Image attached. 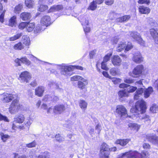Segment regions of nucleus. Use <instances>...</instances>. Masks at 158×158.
I'll list each match as a JSON object with an SVG mask.
<instances>
[{
  "mask_svg": "<svg viewBox=\"0 0 158 158\" xmlns=\"http://www.w3.org/2000/svg\"><path fill=\"white\" fill-rule=\"evenodd\" d=\"M153 92V89L152 87H149L145 90L144 94L145 98L148 97L150 94Z\"/></svg>",
  "mask_w": 158,
  "mask_h": 158,
  "instance_id": "obj_29",
  "label": "nucleus"
},
{
  "mask_svg": "<svg viewBox=\"0 0 158 158\" xmlns=\"http://www.w3.org/2000/svg\"><path fill=\"white\" fill-rule=\"evenodd\" d=\"M138 2L140 4H146L149 5L150 3V1L149 0H139Z\"/></svg>",
  "mask_w": 158,
  "mask_h": 158,
  "instance_id": "obj_59",
  "label": "nucleus"
},
{
  "mask_svg": "<svg viewBox=\"0 0 158 158\" xmlns=\"http://www.w3.org/2000/svg\"><path fill=\"white\" fill-rule=\"evenodd\" d=\"M128 156V152H127L119 155L118 158H125V157L129 158Z\"/></svg>",
  "mask_w": 158,
  "mask_h": 158,
  "instance_id": "obj_54",
  "label": "nucleus"
},
{
  "mask_svg": "<svg viewBox=\"0 0 158 158\" xmlns=\"http://www.w3.org/2000/svg\"><path fill=\"white\" fill-rule=\"evenodd\" d=\"M150 110L152 113H156L158 110V107L156 105H153L150 108Z\"/></svg>",
  "mask_w": 158,
  "mask_h": 158,
  "instance_id": "obj_50",
  "label": "nucleus"
},
{
  "mask_svg": "<svg viewBox=\"0 0 158 158\" xmlns=\"http://www.w3.org/2000/svg\"><path fill=\"white\" fill-rule=\"evenodd\" d=\"M118 69L115 68H112L110 69V73L112 76H115L118 74Z\"/></svg>",
  "mask_w": 158,
  "mask_h": 158,
  "instance_id": "obj_42",
  "label": "nucleus"
},
{
  "mask_svg": "<svg viewBox=\"0 0 158 158\" xmlns=\"http://www.w3.org/2000/svg\"><path fill=\"white\" fill-rule=\"evenodd\" d=\"M81 22L83 26H85L88 25V20L85 17H84L81 19Z\"/></svg>",
  "mask_w": 158,
  "mask_h": 158,
  "instance_id": "obj_41",
  "label": "nucleus"
},
{
  "mask_svg": "<svg viewBox=\"0 0 158 158\" xmlns=\"http://www.w3.org/2000/svg\"><path fill=\"white\" fill-rule=\"evenodd\" d=\"M0 120H4L5 121L9 122V120L7 118L4 116H3L0 114Z\"/></svg>",
  "mask_w": 158,
  "mask_h": 158,
  "instance_id": "obj_61",
  "label": "nucleus"
},
{
  "mask_svg": "<svg viewBox=\"0 0 158 158\" xmlns=\"http://www.w3.org/2000/svg\"><path fill=\"white\" fill-rule=\"evenodd\" d=\"M130 18L129 15H125L120 18H117L116 21V22L122 23L128 21Z\"/></svg>",
  "mask_w": 158,
  "mask_h": 158,
  "instance_id": "obj_26",
  "label": "nucleus"
},
{
  "mask_svg": "<svg viewBox=\"0 0 158 158\" xmlns=\"http://www.w3.org/2000/svg\"><path fill=\"white\" fill-rule=\"evenodd\" d=\"M49 152L47 151H45L44 152L41 153L38 156H36L35 158H46L49 156Z\"/></svg>",
  "mask_w": 158,
  "mask_h": 158,
  "instance_id": "obj_40",
  "label": "nucleus"
},
{
  "mask_svg": "<svg viewBox=\"0 0 158 158\" xmlns=\"http://www.w3.org/2000/svg\"><path fill=\"white\" fill-rule=\"evenodd\" d=\"M150 32L155 43L158 44V33L154 29H151L150 30Z\"/></svg>",
  "mask_w": 158,
  "mask_h": 158,
  "instance_id": "obj_15",
  "label": "nucleus"
},
{
  "mask_svg": "<svg viewBox=\"0 0 158 158\" xmlns=\"http://www.w3.org/2000/svg\"><path fill=\"white\" fill-rule=\"evenodd\" d=\"M129 158H140L141 154L136 151L128 152Z\"/></svg>",
  "mask_w": 158,
  "mask_h": 158,
  "instance_id": "obj_18",
  "label": "nucleus"
},
{
  "mask_svg": "<svg viewBox=\"0 0 158 158\" xmlns=\"http://www.w3.org/2000/svg\"><path fill=\"white\" fill-rule=\"evenodd\" d=\"M22 35V33H20L16 34L9 38L10 41H15L19 39Z\"/></svg>",
  "mask_w": 158,
  "mask_h": 158,
  "instance_id": "obj_35",
  "label": "nucleus"
},
{
  "mask_svg": "<svg viewBox=\"0 0 158 158\" xmlns=\"http://www.w3.org/2000/svg\"><path fill=\"white\" fill-rule=\"evenodd\" d=\"M25 3L27 7L29 8H31L34 5V2L32 0H25Z\"/></svg>",
  "mask_w": 158,
  "mask_h": 158,
  "instance_id": "obj_39",
  "label": "nucleus"
},
{
  "mask_svg": "<svg viewBox=\"0 0 158 158\" xmlns=\"http://www.w3.org/2000/svg\"><path fill=\"white\" fill-rule=\"evenodd\" d=\"M17 123H13L12 129H13L16 130L17 129H19L22 130L25 128L24 126L23 125H17Z\"/></svg>",
  "mask_w": 158,
  "mask_h": 158,
  "instance_id": "obj_37",
  "label": "nucleus"
},
{
  "mask_svg": "<svg viewBox=\"0 0 158 158\" xmlns=\"http://www.w3.org/2000/svg\"><path fill=\"white\" fill-rule=\"evenodd\" d=\"M110 152H100V156L101 158H109Z\"/></svg>",
  "mask_w": 158,
  "mask_h": 158,
  "instance_id": "obj_33",
  "label": "nucleus"
},
{
  "mask_svg": "<svg viewBox=\"0 0 158 158\" xmlns=\"http://www.w3.org/2000/svg\"><path fill=\"white\" fill-rule=\"evenodd\" d=\"M27 23L26 22H21L18 25V28L21 30H23L25 28H26Z\"/></svg>",
  "mask_w": 158,
  "mask_h": 158,
  "instance_id": "obj_47",
  "label": "nucleus"
},
{
  "mask_svg": "<svg viewBox=\"0 0 158 158\" xmlns=\"http://www.w3.org/2000/svg\"><path fill=\"white\" fill-rule=\"evenodd\" d=\"M138 116L139 118L142 120L146 124L148 125L150 123L151 119L149 115L143 114H139Z\"/></svg>",
  "mask_w": 158,
  "mask_h": 158,
  "instance_id": "obj_10",
  "label": "nucleus"
},
{
  "mask_svg": "<svg viewBox=\"0 0 158 158\" xmlns=\"http://www.w3.org/2000/svg\"><path fill=\"white\" fill-rule=\"evenodd\" d=\"M40 23L43 25L48 26L51 23L50 17L48 15L43 17L40 20Z\"/></svg>",
  "mask_w": 158,
  "mask_h": 158,
  "instance_id": "obj_13",
  "label": "nucleus"
},
{
  "mask_svg": "<svg viewBox=\"0 0 158 158\" xmlns=\"http://www.w3.org/2000/svg\"><path fill=\"white\" fill-rule=\"evenodd\" d=\"M138 42L142 46H144L145 45V42L143 40L142 38L140 37L137 40Z\"/></svg>",
  "mask_w": 158,
  "mask_h": 158,
  "instance_id": "obj_63",
  "label": "nucleus"
},
{
  "mask_svg": "<svg viewBox=\"0 0 158 158\" xmlns=\"http://www.w3.org/2000/svg\"><path fill=\"white\" fill-rule=\"evenodd\" d=\"M35 24L34 23H27L26 29L28 32H31L33 31L35 28Z\"/></svg>",
  "mask_w": 158,
  "mask_h": 158,
  "instance_id": "obj_28",
  "label": "nucleus"
},
{
  "mask_svg": "<svg viewBox=\"0 0 158 158\" xmlns=\"http://www.w3.org/2000/svg\"><path fill=\"white\" fill-rule=\"evenodd\" d=\"M22 41L23 44L26 46H29L30 44V40L29 37L27 35H23L22 37Z\"/></svg>",
  "mask_w": 158,
  "mask_h": 158,
  "instance_id": "obj_27",
  "label": "nucleus"
},
{
  "mask_svg": "<svg viewBox=\"0 0 158 158\" xmlns=\"http://www.w3.org/2000/svg\"><path fill=\"white\" fill-rule=\"evenodd\" d=\"M128 125L131 130L136 131V132L138 131L140 127V125L136 123H129Z\"/></svg>",
  "mask_w": 158,
  "mask_h": 158,
  "instance_id": "obj_22",
  "label": "nucleus"
},
{
  "mask_svg": "<svg viewBox=\"0 0 158 158\" xmlns=\"http://www.w3.org/2000/svg\"><path fill=\"white\" fill-rule=\"evenodd\" d=\"M133 60L136 63H140L143 61V58L139 52H135L133 55Z\"/></svg>",
  "mask_w": 158,
  "mask_h": 158,
  "instance_id": "obj_9",
  "label": "nucleus"
},
{
  "mask_svg": "<svg viewBox=\"0 0 158 158\" xmlns=\"http://www.w3.org/2000/svg\"><path fill=\"white\" fill-rule=\"evenodd\" d=\"M44 91V86H40L36 88L35 90V94L39 97H42Z\"/></svg>",
  "mask_w": 158,
  "mask_h": 158,
  "instance_id": "obj_16",
  "label": "nucleus"
},
{
  "mask_svg": "<svg viewBox=\"0 0 158 158\" xmlns=\"http://www.w3.org/2000/svg\"><path fill=\"white\" fill-rule=\"evenodd\" d=\"M137 89L136 87L130 86L127 89V92L128 93H132L135 91Z\"/></svg>",
  "mask_w": 158,
  "mask_h": 158,
  "instance_id": "obj_57",
  "label": "nucleus"
},
{
  "mask_svg": "<svg viewBox=\"0 0 158 158\" xmlns=\"http://www.w3.org/2000/svg\"><path fill=\"white\" fill-rule=\"evenodd\" d=\"M63 6L61 5H54L52 6L49 10V12L58 11L62 10Z\"/></svg>",
  "mask_w": 158,
  "mask_h": 158,
  "instance_id": "obj_21",
  "label": "nucleus"
},
{
  "mask_svg": "<svg viewBox=\"0 0 158 158\" xmlns=\"http://www.w3.org/2000/svg\"><path fill=\"white\" fill-rule=\"evenodd\" d=\"M100 152H110V148L106 143H103L101 146Z\"/></svg>",
  "mask_w": 158,
  "mask_h": 158,
  "instance_id": "obj_32",
  "label": "nucleus"
},
{
  "mask_svg": "<svg viewBox=\"0 0 158 158\" xmlns=\"http://www.w3.org/2000/svg\"><path fill=\"white\" fill-rule=\"evenodd\" d=\"M133 45L131 43L128 42L126 44V47L125 48V52H127L131 49L133 48Z\"/></svg>",
  "mask_w": 158,
  "mask_h": 158,
  "instance_id": "obj_43",
  "label": "nucleus"
},
{
  "mask_svg": "<svg viewBox=\"0 0 158 158\" xmlns=\"http://www.w3.org/2000/svg\"><path fill=\"white\" fill-rule=\"evenodd\" d=\"M36 145V142L34 141L32 142L26 144V147L29 148L35 147Z\"/></svg>",
  "mask_w": 158,
  "mask_h": 158,
  "instance_id": "obj_58",
  "label": "nucleus"
},
{
  "mask_svg": "<svg viewBox=\"0 0 158 158\" xmlns=\"http://www.w3.org/2000/svg\"><path fill=\"white\" fill-rule=\"evenodd\" d=\"M87 102L84 100H81L79 102V106L82 109L85 110L87 106Z\"/></svg>",
  "mask_w": 158,
  "mask_h": 158,
  "instance_id": "obj_36",
  "label": "nucleus"
},
{
  "mask_svg": "<svg viewBox=\"0 0 158 158\" xmlns=\"http://www.w3.org/2000/svg\"><path fill=\"white\" fill-rule=\"evenodd\" d=\"M40 5V7L38 8V10L39 11H44L48 8V7L47 5H44L43 4Z\"/></svg>",
  "mask_w": 158,
  "mask_h": 158,
  "instance_id": "obj_51",
  "label": "nucleus"
},
{
  "mask_svg": "<svg viewBox=\"0 0 158 158\" xmlns=\"http://www.w3.org/2000/svg\"><path fill=\"white\" fill-rule=\"evenodd\" d=\"M0 135L1 137L2 140L4 142H6L9 137L8 135L4 134L2 132L0 133Z\"/></svg>",
  "mask_w": 158,
  "mask_h": 158,
  "instance_id": "obj_46",
  "label": "nucleus"
},
{
  "mask_svg": "<svg viewBox=\"0 0 158 158\" xmlns=\"http://www.w3.org/2000/svg\"><path fill=\"white\" fill-rule=\"evenodd\" d=\"M130 35L134 39L137 40L140 37L139 34L137 32H131Z\"/></svg>",
  "mask_w": 158,
  "mask_h": 158,
  "instance_id": "obj_34",
  "label": "nucleus"
},
{
  "mask_svg": "<svg viewBox=\"0 0 158 158\" xmlns=\"http://www.w3.org/2000/svg\"><path fill=\"white\" fill-rule=\"evenodd\" d=\"M55 138L56 139V140L59 142H61L64 140V138L60 136L59 134L56 135H55Z\"/></svg>",
  "mask_w": 158,
  "mask_h": 158,
  "instance_id": "obj_56",
  "label": "nucleus"
},
{
  "mask_svg": "<svg viewBox=\"0 0 158 158\" xmlns=\"http://www.w3.org/2000/svg\"><path fill=\"white\" fill-rule=\"evenodd\" d=\"M65 110L64 106L62 105H59L55 106L53 109L54 113H61Z\"/></svg>",
  "mask_w": 158,
  "mask_h": 158,
  "instance_id": "obj_17",
  "label": "nucleus"
},
{
  "mask_svg": "<svg viewBox=\"0 0 158 158\" xmlns=\"http://www.w3.org/2000/svg\"><path fill=\"white\" fill-rule=\"evenodd\" d=\"M22 8V4H19L17 6H16L15 8V13H19V12L21 10Z\"/></svg>",
  "mask_w": 158,
  "mask_h": 158,
  "instance_id": "obj_45",
  "label": "nucleus"
},
{
  "mask_svg": "<svg viewBox=\"0 0 158 158\" xmlns=\"http://www.w3.org/2000/svg\"><path fill=\"white\" fill-rule=\"evenodd\" d=\"M88 83L87 80L83 78L81 81H78L77 85L79 89H83L85 88V86L88 84Z\"/></svg>",
  "mask_w": 158,
  "mask_h": 158,
  "instance_id": "obj_14",
  "label": "nucleus"
},
{
  "mask_svg": "<svg viewBox=\"0 0 158 158\" xmlns=\"http://www.w3.org/2000/svg\"><path fill=\"white\" fill-rule=\"evenodd\" d=\"M31 78V75L27 71L22 72L20 74L19 79L22 83L29 82Z\"/></svg>",
  "mask_w": 158,
  "mask_h": 158,
  "instance_id": "obj_4",
  "label": "nucleus"
},
{
  "mask_svg": "<svg viewBox=\"0 0 158 158\" xmlns=\"http://www.w3.org/2000/svg\"><path fill=\"white\" fill-rule=\"evenodd\" d=\"M116 112L121 117L126 116L127 114V110L123 105L117 106L116 107Z\"/></svg>",
  "mask_w": 158,
  "mask_h": 158,
  "instance_id": "obj_6",
  "label": "nucleus"
},
{
  "mask_svg": "<svg viewBox=\"0 0 158 158\" xmlns=\"http://www.w3.org/2000/svg\"><path fill=\"white\" fill-rule=\"evenodd\" d=\"M14 48L15 50H21L24 48V46L21 42H19L14 46Z\"/></svg>",
  "mask_w": 158,
  "mask_h": 158,
  "instance_id": "obj_38",
  "label": "nucleus"
},
{
  "mask_svg": "<svg viewBox=\"0 0 158 158\" xmlns=\"http://www.w3.org/2000/svg\"><path fill=\"white\" fill-rule=\"evenodd\" d=\"M112 54L111 53H108L104 57L103 61L104 62H106L109 60Z\"/></svg>",
  "mask_w": 158,
  "mask_h": 158,
  "instance_id": "obj_52",
  "label": "nucleus"
},
{
  "mask_svg": "<svg viewBox=\"0 0 158 158\" xmlns=\"http://www.w3.org/2000/svg\"><path fill=\"white\" fill-rule=\"evenodd\" d=\"M140 154H141L140 158H145L146 156H149L148 152L147 151L143 152Z\"/></svg>",
  "mask_w": 158,
  "mask_h": 158,
  "instance_id": "obj_62",
  "label": "nucleus"
},
{
  "mask_svg": "<svg viewBox=\"0 0 158 158\" xmlns=\"http://www.w3.org/2000/svg\"><path fill=\"white\" fill-rule=\"evenodd\" d=\"M43 31V30L42 29V28H41L40 27L38 26L36 27L35 28L34 30V32L35 33H37L40 31Z\"/></svg>",
  "mask_w": 158,
  "mask_h": 158,
  "instance_id": "obj_64",
  "label": "nucleus"
},
{
  "mask_svg": "<svg viewBox=\"0 0 158 158\" xmlns=\"http://www.w3.org/2000/svg\"><path fill=\"white\" fill-rule=\"evenodd\" d=\"M20 17L22 20L26 21L29 20L31 18V15L30 13L23 12L21 14Z\"/></svg>",
  "mask_w": 158,
  "mask_h": 158,
  "instance_id": "obj_19",
  "label": "nucleus"
},
{
  "mask_svg": "<svg viewBox=\"0 0 158 158\" xmlns=\"http://www.w3.org/2000/svg\"><path fill=\"white\" fill-rule=\"evenodd\" d=\"M25 120L24 115L22 114H20L14 118L13 123H22Z\"/></svg>",
  "mask_w": 158,
  "mask_h": 158,
  "instance_id": "obj_12",
  "label": "nucleus"
},
{
  "mask_svg": "<svg viewBox=\"0 0 158 158\" xmlns=\"http://www.w3.org/2000/svg\"><path fill=\"white\" fill-rule=\"evenodd\" d=\"M144 71L143 66L139 65L134 69L132 72L129 73V75L133 77L137 78L140 76Z\"/></svg>",
  "mask_w": 158,
  "mask_h": 158,
  "instance_id": "obj_2",
  "label": "nucleus"
},
{
  "mask_svg": "<svg viewBox=\"0 0 158 158\" xmlns=\"http://www.w3.org/2000/svg\"><path fill=\"white\" fill-rule=\"evenodd\" d=\"M96 4L94 1H93L91 3L89 8L92 10H95L97 6Z\"/></svg>",
  "mask_w": 158,
  "mask_h": 158,
  "instance_id": "obj_48",
  "label": "nucleus"
},
{
  "mask_svg": "<svg viewBox=\"0 0 158 158\" xmlns=\"http://www.w3.org/2000/svg\"><path fill=\"white\" fill-rule=\"evenodd\" d=\"M111 62L114 66H118L120 65L122 60L118 56L115 55L113 56L112 57Z\"/></svg>",
  "mask_w": 158,
  "mask_h": 158,
  "instance_id": "obj_11",
  "label": "nucleus"
},
{
  "mask_svg": "<svg viewBox=\"0 0 158 158\" xmlns=\"http://www.w3.org/2000/svg\"><path fill=\"white\" fill-rule=\"evenodd\" d=\"M16 16H14L11 17L9 20L8 25L12 27L15 26L16 24Z\"/></svg>",
  "mask_w": 158,
  "mask_h": 158,
  "instance_id": "obj_30",
  "label": "nucleus"
},
{
  "mask_svg": "<svg viewBox=\"0 0 158 158\" xmlns=\"http://www.w3.org/2000/svg\"><path fill=\"white\" fill-rule=\"evenodd\" d=\"M56 83L52 81H49L48 82V85L50 88H55L56 85Z\"/></svg>",
  "mask_w": 158,
  "mask_h": 158,
  "instance_id": "obj_55",
  "label": "nucleus"
},
{
  "mask_svg": "<svg viewBox=\"0 0 158 158\" xmlns=\"http://www.w3.org/2000/svg\"><path fill=\"white\" fill-rule=\"evenodd\" d=\"M135 112L139 114H143L146 109L145 102L143 100L137 101L135 104Z\"/></svg>",
  "mask_w": 158,
  "mask_h": 158,
  "instance_id": "obj_1",
  "label": "nucleus"
},
{
  "mask_svg": "<svg viewBox=\"0 0 158 158\" xmlns=\"http://www.w3.org/2000/svg\"><path fill=\"white\" fill-rule=\"evenodd\" d=\"M143 91V89L142 88L139 89L135 93L134 99L135 100L138 99L142 96Z\"/></svg>",
  "mask_w": 158,
  "mask_h": 158,
  "instance_id": "obj_25",
  "label": "nucleus"
},
{
  "mask_svg": "<svg viewBox=\"0 0 158 158\" xmlns=\"http://www.w3.org/2000/svg\"><path fill=\"white\" fill-rule=\"evenodd\" d=\"M146 139L152 143L158 146V137L152 134H148L146 135Z\"/></svg>",
  "mask_w": 158,
  "mask_h": 158,
  "instance_id": "obj_7",
  "label": "nucleus"
},
{
  "mask_svg": "<svg viewBox=\"0 0 158 158\" xmlns=\"http://www.w3.org/2000/svg\"><path fill=\"white\" fill-rule=\"evenodd\" d=\"M130 139H118L115 142V143L119 144L121 146H125L130 141Z\"/></svg>",
  "mask_w": 158,
  "mask_h": 158,
  "instance_id": "obj_20",
  "label": "nucleus"
},
{
  "mask_svg": "<svg viewBox=\"0 0 158 158\" xmlns=\"http://www.w3.org/2000/svg\"><path fill=\"white\" fill-rule=\"evenodd\" d=\"M17 95L8 93L4 94H3V100L5 102L8 103L15 98Z\"/></svg>",
  "mask_w": 158,
  "mask_h": 158,
  "instance_id": "obj_8",
  "label": "nucleus"
},
{
  "mask_svg": "<svg viewBox=\"0 0 158 158\" xmlns=\"http://www.w3.org/2000/svg\"><path fill=\"white\" fill-rule=\"evenodd\" d=\"M112 81L114 84H117L121 82V80L119 78H112Z\"/></svg>",
  "mask_w": 158,
  "mask_h": 158,
  "instance_id": "obj_53",
  "label": "nucleus"
},
{
  "mask_svg": "<svg viewBox=\"0 0 158 158\" xmlns=\"http://www.w3.org/2000/svg\"><path fill=\"white\" fill-rule=\"evenodd\" d=\"M126 47V43L124 42H120L118 45L117 48V51L118 52H120L125 50V48Z\"/></svg>",
  "mask_w": 158,
  "mask_h": 158,
  "instance_id": "obj_24",
  "label": "nucleus"
},
{
  "mask_svg": "<svg viewBox=\"0 0 158 158\" xmlns=\"http://www.w3.org/2000/svg\"><path fill=\"white\" fill-rule=\"evenodd\" d=\"M74 68L81 70H83V67L79 66H63L62 68L61 73L63 75H67L68 72L72 70Z\"/></svg>",
  "mask_w": 158,
  "mask_h": 158,
  "instance_id": "obj_5",
  "label": "nucleus"
},
{
  "mask_svg": "<svg viewBox=\"0 0 158 158\" xmlns=\"http://www.w3.org/2000/svg\"><path fill=\"white\" fill-rule=\"evenodd\" d=\"M21 106L17 99H14L11 103L9 108V112L11 114H15L20 109Z\"/></svg>",
  "mask_w": 158,
  "mask_h": 158,
  "instance_id": "obj_3",
  "label": "nucleus"
},
{
  "mask_svg": "<svg viewBox=\"0 0 158 158\" xmlns=\"http://www.w3.org/2000/svg\"><path fill=\"white\" fill-rule=\"evenodd\" d=\"M82 77L79 76H75L71 78V81H81L83 78Z\"/></svg>",
  "mask_w": 158,
  "mask_h": 158,
  "instance_id": "obj_49",
  "label": "nucleus"
},
{
  "mask_svg": "<svg viewBox=\"0 0 158 158\" xmlns=\"http://www.w3.org/2000/svg\"><path fill=\"white\" fill-rule=\"evenodd\" d=\"M21 63H25L28 65H29L31 64L30 61L26 57H23L21 58Z\"/></svg>",
  "mask_w": 158,
  "mask_h": 158,
  "instance_id": "obj_44",
  "label": "nucleus"
},
{
  "mask_svg": "<svg viewBox=\"0 0 158 158\" xmlns=\"http://www.w3.org/2000/svg\"><path fill=\"white\" fill-rule=\"evenodd\" d=\"M124 81L125 83L128 84L132 83L134 82V80L133 79L129 78H124Z\"/></svg>",
  "mask_w": 158,
  "mask_h": 158,
  "instance_id": "obj_60",
  "label": "nucleus"
},
{
  "mask_svg": "<svg viewBox=\"0 0 158 158\" xmlns=\"http://www.w3.org/2000/svg\"><path fill=\"white\" fill-rule=\"evenodd\" d=\"M119 97L122 98L128 96V93L125 89L120 90L118 92Z\"/></svg>",
  "mask_w": 158,
  "mask_h": 158,
  "instance_id": "obj_31",
  "label": "nucleus"
},
{
  "mask_svg": "<svg viewBox=\"0 0 158 158\" xmlns=\"http://www.w3.org/2000/svg\"><path fill=\"white\" fill-rule=\"evenodd\" d=\"M139 12L141 14H148L150 12V9L148 7L144 6H140L139 7Z\"/></svg>",
  "mask_w": 158,
  "mask_h": 158,
  "instance_id": "obj_23",
  "label": "nucleus"
}]
</instances>
